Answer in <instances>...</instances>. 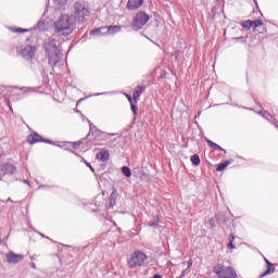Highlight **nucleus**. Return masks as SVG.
Returning a JSON list of instances; mask_svg holds the SVG:
<instances>
[{
    "label": "nucleus",
    "instance_id": "27",
    "mask_svg": "<svg viewBox=\"0 0 278 278\" xmlns=\"http://www.w3.org/2000/svg\"><path fill=\"white\" fill-rule=\"evenodd\" d=\"M102 29H105V27H100V28H97V29H92L91 31H90V35L91 36H101V30Z\"/></svg>",
    "mask_w": 278,
    "mask_h": 278
},
{
    "label": "nucleus",
    "instance_id": "38",
    "mask_svg": "<svg viewBox=\"0 0 278 278\" xmlns=\"http://www.w3.org/2000/svg\"><path fill=\"white\" fill-rule=\"evenodd\" d=\"M257 114H258L260 116H263V117H264V114H266V111H258Z\"/></svg>",
    "mask_w": 278,
    "mask_h": 278
},
{
    "label": "nucleus",
    "instance_id": "37",
    "mask_svg": "<svg viewBox=\"0 0 278 278\" xmlns=\"http://www.w3.org/2000/svg\"><path fill=\"white\" fill-rule=\"evenodd\" d=\"M103 94H108V92L94 93L93 97H101Z\"/></svg>",
    "mask_w": 278,
    "mask_h": 278
},
{
    "label": "nucleus",
    "instance_id": "4",
    "mask_svg": "<svg viewBox=\"0 0 278 278\" xmlns=\"http://www.w3.org/2000/svg\"><path fill=\"white\" fill-rule=\"evenodd\" d=\"M129 268H138L149 264V256L144 252L136 251L127 262Z\"/></svg>",
    "mask_w": 278,
    "mask_h": 278
},
{
    "label": "nucleus",
    "instance_id": "26",
    "mask_svg": "<svg viewBox=\"0 0 278 278\" xmlns=\"http://www.w3.org/2000/svg\"><path fill=\"white\" fill-rule=\"evenodd\" d=\"M130 110L134 113V116L138 115V106L136 105V102H130Z\"/></svg>",
    "mask_w": 278,
    "mask_h": 278
},
{
    "label": "nucleus",
    "instance_id": "47",
    "mask_svg": "<svg viewBox=\"0 0 278 278\" xmlns=\"http://www.w3.org/2000/svg\"><path fill=\"white\" fill-rule=\"evenodd\" d=\"M30 266L31 268L36 269V264L33 263Z\"/></svg>",
    "mask_w": 278,
    "mask_h": 278
},
{
    "label": "nucleus",
    "instance_id": "20",
    "mask_svg": "<svg viewBox=\"0 0 278 278\" xmlns=\"http://www.w3.org/2000/svg\"><path fill=\"white\" fill-rule=\"evenodd\" d=\"M160 225V215H155L152 220L148 223V227H157Z\"/></svg>",
    "mask_w": 278,
    "mask_h": 278
},
{
    "label": "nucleus",
    "instance_id": "44",
    "mask_svg": "<svg viewBox=\"0 0 278 278\" xmlns=\"http://www.w3.org/2000/svg\"><path fill=\"white\" fill-rule=\"evenodd\" d=\"M23 184H27V186H29V180L24 179V180H23Z\"/></svg>",
    "mask_w": 278,
    "mask_h": 278
},
{
    "label": "nucleus",
    "instance_id": "32",
    "mask_svg": "<svg viewBox=\"0 0 278 278\" xmlns=\"http://www.w3.org/2000/svg\"><path fill=\"white\" fill-rule=\"evenodd\" d=\"M172 58H175V60H179V50L174 51Z\"/></svg>",
    "mask_w": 278,
    "mask_h": 278
},
{
    "label": "nucleus",
    "instance_id": "8",
    "mask_svg": "<svg viewBox=\"0 0 278 278\" xmlns=\"http://www.w3.org/2000/svg\"><path fill=\"white\" fill-rule=\"evenodd\" d=\"M29 144H36L38 142H45L46 144H53V141L42 138L38 132H33L27 138Z\"/></svg>",
    "mask_w": 278,
    "mask_h": 278
},
{
    "label": "nucleus",
    "instance_id": "1",
    "mask_svg": "<svg viewBox=\"0 0 278 278\" xmlns=\"http://www.w3.org/2000/svg\"><path fill=\"white\" fill-rule=\"evenodd\" d=\"M43 50L48 58L49 64H51L52 68H55L60 60H62V49H60V42L55 39H49L43 43Z\"/></svg>",
    "mask_w": 278,
    "mask_h": 278
},
{
    "label": "nucleus",
    "instance_id": "17",
    "mask_svg": "<svg viewBox=\"0 0 278 278\" xmlns=\"http://www.w3.org/2000/svg\"><path fill=\"white\" fill-rule=\"evenodd\" d=\"M275 273V265L267 263V269L261 275V278L267 277V275H273Z\"/></svg>",
    "mask_w": 278,
    "mask_h": 278
},
{
    "label": "nucleus",
    "instance_id": "43",
    "mask_svg": "<svg viewBox=\"0 0 278 278\" xmlns=\"http://www.w3.org/2000/svg\"><path fill=\"white\" fill-rule=\"evenodd\" d=\"M153 278H162V275L155 274V275L153 276Z\"/></svg>",
    "mask_w": 278,
    "mask_h": 278
},
{
    "label": "nucleus",
    "instance_id": "13",
    "mask_svg": "<svg viewBox=\"0 0 278 278\" xmlns=\"http://www.w3.org/2000/svg\"><path fill=\"white\" fill-rule=\"evenodd\" d=\"M97 160L108 162V160H110V151L105 149L100 150V153L97 154Z\"/></svg>",
    "mask_w": 278,
    "mask_h": 278
},
{
    "label": "nucleus",
    "instance_id": "34",
    "mask_svg": "<svg viewBox=\"0 0 278 278\" xmlns=\"http://www.w3.org/2000/svg\"><path fill=\"white\" fill-rule=\"evenodd\" d=\"M85 164L88 168H90L91 173H94V168L92 167V165H90L88 161H85Z\"/></svg>",
    "mask_w": 278,
    "mask_h": 278
},
{
    "label": "nucleus",
    "instance_id": "7",
    "mask_svg": "<svg viewBox=\"0 0 278 278\" xmlns=\"http://www.w3.org/2000/svg\"><path fill=\"white\" fill-rule=\"evenodd\" d=\"M36 51V48L33 46H22L20 50H17V55L23 58L24 60H31L34 58V53Z\"/></svg>",
    "mask_w": 278,
    "mask_h": 278
},
{
    "label": "nucleus",
    "instance_id": "15",
    "mask_svg": "<svg viewBox=\"0 0 278 278\" xmlns=\"http://www.w3.org/2000/svg\"><path fill=\"white\" fill-rule=\"evenodd\" d=\"M87 122L89 123V134L87 135V138L90 135L94 136V134H101V130L97 128V126H94L90 119L87 118Z\"/></svg>",
    "mask_w": 278,
    "mask_h": 278
},
{
    "label": "nucleus",
    "instance_id": "9",
    "mask_svg": "<svg viewBox=\"0 0 278 278\" xmlns=\"http://www.w3.org/2000/svg\"><path fill=\"white\" fill-rule=\"evenodd\" d=\"M8 264H18L25 260V255L16 254L14 252H9L5 254Z\"/></svg>",
    "mask_w": 278,
    "mask_h": 278
},
{
    "label": "nucleus",
    "instance_id": "28",
    "mask_svg": "<svg viewBox=\"0 0 278 278\" xmlns=\"http://www.w3.org/2000/svg\"><path fill=\"white\" fill-rule=\"evenodd\" d=\"M241 26L245 29H251L252 24H251V20L244 21L241 23Z\"/></svg>",
    "mask_w": 278,
    "mask_h": 278
},
{
    "label": "nucleus",
    "instance_id": "41",
    "mask_svg": "<svg viewBox=\"0 0 278 278\" xmlns=\"http://www.w3.org/2000/svg\"><path fill=\"white\" fill-rule=\"evenodd\" d=\"M271 124L275 125L278 128V121H271Z\"/></svg>",
    "mask_w": 278,
    "mask_h": 278
},
{
    "label": "nucleus",
    "instance_id": "29",
    "mask_svg": "<svg viewBox=\"0 0 278 278\" xmlns=\"http://www.w3.org/2000/svg\"><path fill=\"white\" fill-rule=\"evenodd\" d=\"M263 118H265L266 121H268L269 123H273V115H270L268 113V111H265Z\"/></svg>",
    "mask_w": 278,
    "mask_h": 278
},
{
    "label": "nucleus",
    "instance_id": "24",
    "mask_svg": "<svg viewBox=\"0 0 278 278\" xmlns=\"http://www.w3.org/2000/svg\"><path fill=\"white\" fill-rule=\"evenodd\" d=\"M216 223H217V219L216 217H211L208 220H207V225L211 229H214V227H216Z\"/></svg>",
    "mask_w": 278,
    "mask_h": 278
},
{
    "label": "nucleus",
    "instance_id": "21",
    "mask_svg": "<svg viewBox=\"0 0 278 278\" xmlns=\"http://www.w3.org/2000/svg\"><path fill=\"white\" fill-rule=\"evenodd\" d=\"M190 160L193 166H199V164H201V157L199 154H193Z\"/></svg>",
    "mask_w": 278,
    "mask_h": 278
},
{
    "label": "nucleus",
    "instance_id": "35",
    "mask_svg": "<svg viewBox=\"0 0 278 278\" xmlns=\"http://www.w3.org/2000/svg\"><path fill=\"white\" fill-rule=\"evenodd\" d=\"M228 249H236V245L233 244V241H230L228 243Z\"/></svg>",
    "mask_w": 278,
    "mask_h": 278
},
{
    "label": "nucleus",
    "instance_id": "19",
    "mask_svg": "<svg viewBox=\"0 0 278 278\" xmlns=\"http://www.w3.org/2000/svg\"><path fill=\"white\" fill-rule=\"evenodd\" d=\"M116 205V191H113L109 198V207Z\"/></svg>",
    "mask_w": 278,
    "mask_h": 278
},
{
    "label": "nucleus",
    "instance_id": "40",
    "mask_svg": "<svg viewBox=\"0 0 278 278\" xmlns=\"http://www.w3.org/2000/svg\"><path fill=\"white\" fill-rule=\"evenodd\" d=\"M179 277L185 278L186 277V270H182Z\"/></svg>",
    "mask_w": 278,
    "mask_h": 278
},
{
    "label": "nucleus",
    "instance_id": "12",
    "mask_svg": "<svg viewBox=\"0 0 278 278\" xmlns=\"http://www.w3.org/2000/svg\"><path fill=\"white\" fill-rule=\"evenodd\" d=\"M1 173L3 175H14V173H16V166L12 165L11 163H7L2 165Z\"/></svg>",
    "mask_w": 278,
    "mask_h": 278
},
{
    "label": "nucleus",
    "instance_id": "54",
    "mask_svg": "<svg viewBox=\"0 0 278 278\" xmlns=\"http://www.w3.org/2000/svg\"><path fill=\"white\" fill-rule=\"evenodd\" d=\"M251 112H253V109H249Z\"/></svg>",
    "mask_w": 278,
    "mask_h": 278
},
{
    "label": "nucleus",
    "instance_id": "39",
    "mask_svg": "<svg viewBox=\"0 0 278 278\" xmlns=\"http://www.w3.org/2000/svg\"><path fill=\"white\" fill-rule=\"evenodd\" d=\"M42 25H45V22H38V23H37V27H38V28L42 27Z\"/></svg>",
    "mask_w": 278,
    "mask_h": 278
},
{
    "label": "nucleus",
    "instance_id": "52",
    "mask_svg": "<svg viewBox=\"0 0 278 278\" xmlns=\"http://www.w3.org/2000/svg\"><path fill=\"white\" fill-rule=\"evenodd\" d=\"M20 90H25V87L20 88Z\"/></svg>",
    "mask_w": 278,
    "mask_h": 278
},
{
    "label": "nucleus",
    "instance_id": "3",
    "mask_svg": "<svg viewBox=\"0 0 278 278\" xmlns=\"http://www.w3.org/2000/svg\"><path fill=\"white\" fill-rule=\"evenodd\" d=\"M73 13L76 23H86L90 18V10L81 2L74 3Z\"/></svg>",
    "mask_w": 278,
    "mask_h": 278
},
{
    "label": "nucleus",
    "instance_id": "22",
    "mask_svg": "<svg viewBox=\"0 0 278 278\" xmlns=\"http://www.w3.org/2000/svg\"><path fill=\"white\" fill-rule=\"evenodd\" d=\"M251 25L253 29H256L257 27H262L264 25V22L261 20L251 21Z\"/></svg>",
    "mask_w": 278,
    "mask_h": 278
},
{
    "label": "nucleus",
    "instance_id": "25",
    "mask_svg": "<svg viewBox=\"0 0 278 278\" xmlns=\"http://www.w3.org/2000/svg\"><path fill=\"white\" fill-rule=\"evenodd\" d=\"M54 3L58 5V8H64V5L68 3V0H54Z\"/></svg>",
    "mask_w": 278,
    "mask_h": 278
},
{
    "label": "nucleus",
    "instance_id": "14",
    "mask_svg": "<svg viewBox=\"0 0 278 278\" xmlns=\"http://www.w3.org/2000/svg\"><path fill=\"white\" fill-rule=\"evenodd\" d=\"M205 142L206 144H208V147H211V149H216V151H223L224 153H227L226 149H223V147L218 146V143L205 138Z\"/></svg>",
    "mask_w": 278,
    "mask_h": 278
},
{
    "label": "nucleus",
    "instance_id": "6",
    "mask_svg": "<svg viewBox=\"0 0 278 278\" xmlns=\"http://www.w3.org/2000/svg\"><path fill=\"white\" fill-rule=\"evenodd\" d=\"M150 18L151 16H149L144 11H139L132 18V29L135 31L142 29V27L149 23Z\"/></svg>",
    "mask_w": 278,
    "mask_h": 278
},
{
    "label": "nucleus",
    "instance_id": "53",
    "mask_svg": "<svg viewBox=\"0 0 278 278\" xmlns=\"http://www.w3.org/2000/svg\"><path fill=\"white\" fill-rule=\"evenodd\" d=\"M58 147H60V149H62V146L58 144Z\"/></svg>",
    "mask_w": 278,
    "mask_h": 278
},
{
    "label": "nucleus",
    "instance_id": "51",
    "mask_svg": "<svg viewBox=\"0 0 278 278\" xmlns=\"http://www.w3.org/2000/svg\"><path fill=\"white\" fill-rule=\"evenodd\" d=\"M254 1V3L257 5V0H253Z\"/></svg>",
    "mask_w": 278,
    "mask_h": 278
},
{
    "label": "nucleus",
    "instance_id": "2",
    "mask_svg": "<svg viewBox=\"0 0 278 278\" xmlns=\"http://www.w3.org/2000/svg\"><path fill=\"white\" fill-rule=\"evenodd\" d=\"M54 31L59 36H71L75 29V22L73 17L68 15H61L60 18L54 22Z\"/></svg>",
    "mask_w": 278,
    "mask_h": 278
},
{
    "label": "nucleus",
    "instance_id": "33",
    "mask_svg": "<svg viewBox=\"0 0 278 278\" xmlns=\"http://www.w3.org/2000/svg\"><path fill=\"white\" fill-rule=\"evenodd\" d=\"M125 97L129 101V103H134V98L130 94L125 93Z\"/></svg>",
    "mask_w": 278,
    "mask_h": 278
},
{
    "label": "nucleus",
    "instance_id": "45",
    "mask_svg": "<svg viewBox=\"0 0 278 278\" xmlns=\"http://www.w3.org/2000/svg\"><path fill=\"white\" fill-rule=\"evenodd\" d=\"M8 105H9V110H10L11 112H13L12 105L10 104V102H8Z\"/></svg>",
    "mask_w": 278,
    "mask_h": 278
},
{
    "label": "nucleus",
    "instance_id": "46",
    "mask_svg": "<svg viewBox=\"0 0 278 278\" xmlns=\"http://www.w3.org/2000/svg\"><path fill=\"white\" fill-rule=\"evenodd\" d=\"M190 266H192V261H189L188 263V268H190Z\"/></svg>",
    "mask_w": 278,
    "mask_h": 278
},
{
    "label": "nucleus",
    "instance_id": "30",
    "mask_svg": "<svg viewBox=\"0 0 278 278\" xmlns=\"http://www.w3.org/2000/svg\"><path fill=\"white\" fill-rule=\"evenodd\" d=\"M12 31H14V34H25L27 33V28H14L12 29Z\"/></svg>",
    "mask_w": 278,
    "mask_h": 278
},
{
    "label": "nucleus",
    "instance_id": "50",
    "mask_svg": "<svg viewBox=\"0 0 278 278\" xmlns=\"http://www.w3.org/2000/svg\"><path fill=\"white\" fill-rule=\"evenodd\" d=\"M8 201H11V202H12V199H11V198H9V199L7 200V203H8Z\"/></svg>",
    "mask_w": 278,
    "mask_h": 278
},
{
    "label": "nucleus",
    "instance_id": "49",
    "mask_svg": "<svg viewBox=\"0 0 278 278\" xmlns=\"http://www.w3.org/2000/svg\"><path fill=\"white\" fill-rule=\"evenodd\" d=\"M48 186L41 185L39 188H47Z\"/></svg>",
    "mask_w": 278,
    "mask_h": 278
},
{
    "label": "nucleus",
    "instance_id": "23",
    "mask_svg": "<svg viewBox=\"0 0 278 278\" xmlns=\"http://www.w3.org/2000/svg\"><path fill=\"white\" fill-rule=\"evenodd\" d=\"M122 173L125 177H131V169L127 166L122 167Z\"/></svg>",
    "mask_w": 278,
    "mask_h": 278
},
{
    "label": "nucleus",
    "instance_id": "18",
    "mask_svg": "<svg viewBox=\"0 0 278 278\" xmlns=\"http://www.w3.org/2000/svg\"><path fill=\"white\" fill-rule=\"evenodd\" d=\"M229 164H231V161H229V160H227V161H225V162L218 164V165L216 166L217 173H222V170H225V168H227V166H229Z\"/></svg>",
    "mask_w": 278,
    "mask_h": 278
},
{
    "label": "nucleus",
    "instance_id": "48",
    "mask_svg": "<svg viewBox=\"0 0 278 278\" xmlns=\"http://www.w3.org/2000/svg\"><path fill=\"white\" fill-rule=\"evenodd\" d=\"M256 105H260V108H262V104H260V102L255 101Z\"/></svg>",
    "mask_w": 278,
    "mask_h": 278
},
{
    "label": "nucleus",
    "instance_id": "31",
    "mask_svg": "<svg viewBox=\"0 0 278 278\" xmlns=\"http://www.w3.org/2000/svg\"><path fill=\"white\" fill-rule=\"evenodd\" d=\"M235 40L237 41V42H241L242 45H244L245 42H247V37H237V38H235Z\"/></svg>",
    "mask_w": 278,
    "mask_h": 278
},
{
    "label": "nucleus",
    "instance_id": "42",
    "mask_svg": "<svg viewBox=\"0 0 278 278\" xmlns=\"http://www.w3.org/2000/svg\"><path fill=\"white\" fill-rule=\"evenodd\" d=\"M264 262L266 264V266L268 265V263H270V261H268V258L264 257Z\"/></svg>",
    "mask_w": 278,
    "mask_h": 278
},
{
    "label": "nucleus",
    "instance_id": "36",
    "mask_svg": "<svg viewBox=\"0 0 278 278\" xmlns=\"http://www.w3.org/2000/svg\"><path fill=\"white\" fill-rule=\"evenodd\" d=\"M80 144H81V142H77V141L74 142V143H73V149H77V147H79Z\"/></svg>",
    "mask_w": 278,
    "mask_h": 278
},
{
    "label": "nucleus",
    "instance_id": "5",
    "mask_svg": "<svg viewBox=\"0 0 278 278\" xmlns=\"http://www.w3.org/2000/svg\"><path fill=\"white\" fill-rule=\"evenodd\" d=\"M213 273L218 278H238V274L233 267H225L223 264H217L213 267Z\"/></svg>",
    "mask_w": 278,
    "mask_h": 278
},
{
    "label": "nucleus",
    "instance_id": "11",
    "mask_svg": "<svg viewBox=\"0 0 278 278\" xmlns=\"http://www.w3.org/2000/svg\"><path fill=\"white\" fill-rule=\"evenodd\" d=\"M146 90H147V87L142 86V85H138L135 88V91L132 93V99H134L135 103H138V99H140V97L142 96V92H144Z\"/></svg>",
    "mask_w": 278,
    "mask_h": 278
},
{
    "label": "nucleus",
    "instance_id": "16",
    "mask_svg": "<svg viewBox=\"0 0 278 278\" xmlns=\"http://www.w3.org/2000/svg\"><path fill=\"white\" fill-rule=\"evenodd\" d=\"M104 29H106L108 34L111 36H114V34H118L121 31V26L113 25V26H105Z\"/></svg>",
    "mask_w": 278,
    "mask_h": 278
},
{
    "label": "nucleus",
    "instance_id": "10",
    "mask_svg": "<svg viewBox=\"0 0 278 278\" xmlns=\"http://www.w3.org/2000/svg\"><path fill=\"white\" fill-rule=\"evenodd\" d=\"M143 3L144 0H128L126 8L131 11L139 10V8H142Z\"/></svg>",
    "mask_w": 278,
    "mask_h": 278
}]
</instances>
